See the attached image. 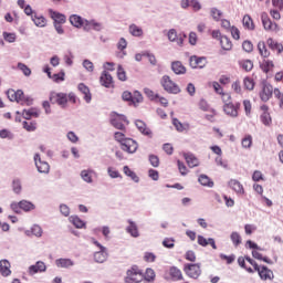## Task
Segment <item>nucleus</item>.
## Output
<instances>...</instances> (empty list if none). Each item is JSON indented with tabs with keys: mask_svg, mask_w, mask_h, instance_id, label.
<instances>
[{
	"mask_svg": "<svg viewBox=\"0 0 283 283\" xmlns=\"http://www.w3.org/2000/svg\"><path fill=\"white\" fill-rule=\"evenodd\" d=\"M144 94L149 98V101H158V93H155L150 88H145Z\"/></svg>",
	"mask_w": 283,
	"mask_h": 283,
	"instance_id": "50",
	"label": "nucleus"
},
{
	"mask_svg": "<svg viewBox=\"0 0 283 283\" xmlns=\"http://www.w3.org/2000/svg\"><path fill=\"white\" fill-rule=\"evenodd\" d=\"M125 123L127 124L128 122H127V117H125L124 115L115 114V115H113V117L111 119V125H113V127H115V129L124 130Z\"/></svg>",
	"mask_w": 283,
	"mask_h": 283,
	"instance_id": "13",
	"label": "nucleus"
},
{
	"mask_svg": "<svg viewBox=\"0 0 283 283\" xmlns=\"http://www.w3.org/2000/svg\"><path fill=\"white\" fill-rule=\"evenodd\" d=\"M258 51L260 56H262L263 59H269V56H271V51H269V49L266 48L265 41H260L258 43Z\"/></svg>",
	"mask_w": 283,
	"mask_h": 283,
	"instance_id": "31",
	"label": "nucleus"
},
{
	"mask_svg": "<svg viewBox=\"0 0 283 283\" xmlns=\"http://www.w3.org/2000/svg\"><path fill=\"white\" fill-rule=\"evenodd\" d=\"M145 280V272L138 265H133L126 271L125 283H140Z\"/></svg>",
	"mask_w": 283,
	"mask_h": 283,
	"instance_id": "2",
	"label": "nucleus"
},
{
	"mask_svg": "<svg viewBox=\"0 0 283 283\" xmlns=\"http://www.w3.org/2000/svg\"><path fill=\"white\" fill-rule=\"evenodd\" d=\"M185 258L188 262H196V252L189 250L186 252Z\"/></svg>",
	"mask_w": 283,
	"mask_h": 283,
	"instance_id": "64",
	"label": "nucleus"
},
{
	"mask_svg": "<svg viewBox=\"0 0 283 283\" xmlns=\"http://www.w3.org/2000/svg\"><path fill=\"white\" fill-rule=\"evenodd\" d=\"M273 94V86L271 84H264L262 91L260 92V98L263 101V103H268V101H271Z\"/></svg>",
	"mask_w": 283,
	"mask_h": 283,
	"instance_id": "16",
	"label": "nucleus"
},
{
	"mask_svg": "<svg viewBox=\"0 0 283 283\" xmlns=\"http://www.w3.org/2000/svg\"><path fill=\"white\" fill-rule=\"evenodd\" d=\"M70 23L71 25H74V28H84V30H101V23L83 20V18L77 14L70 17Z\"/></svg>",
	"mask_w": 283,
	"mask_h": 283,
	"instance_id": "1",
	"label": "nucleus"
},
{
	"mask_svg": "<svg viewBox=\"0 0 283 283\" xmlns=\"http://www.w3.org/2000/svg\"><path fill=\"white\" fill-rule=\"evenodd\" d=\"M22 116L23 118H25V120H30V118H39V112H36V109L34 108H30V109H24L22 112Z\"/></svg>",
	"mask_w": 283,
	"mask_h": 283,
	"instance_id": "38",
	"label": "nucleus"
},
{
	"mask_svg": "<svg viewBox=\"0 0 283 283\" xmlns=\"http://www.w3.org/2000/svg\"><path fill=\"white\" fill-rule=\"evenodd\" d=\"M184 158L190 169H193V167H198L200 165V160L198 159V157H196V155L191 153L184 154Z\"/></svg>",
	"mask_w": 283,
	"mask_h": 283,
	"instance_id": "22",
	"label": "nucleus"
},
{
	"mask_svg": "<svg viewBox=\"0 0 283 283\" xmlns=\"http://www.w3.org/2000/svg\"><path fill=\"white\" fill-rule=\"evenodd\" d=\"M20 209H22V211H32V209H34V205L30 201L22 200L20 201Z\"/></svg>",
	"mask_w": 283,
	"mask_h": 283,
	"instance_id": "47",
	"label": "nucleus"
},
{
	"mask_svg": "<svg viewBox=\"0 0 283 283\" xmlns=\"http://www.w3.org/2000/svg\"><path fill=\"white\" fill-rule=\"evenodd\" d=\"M12 189L14 193H21V181L19 179H14L12 181Z\"/></svg>",
	"mask_w": 283,
	"mask_h": 283,
	"instance_id": "61",
	"label": "nucleus"
},
{
	"mask_svg": "<svg viewBox=\"0 0 283 283\" xmlns=\"http://www.w3.org/2000/svg\"><path fill=\"white\" fill-rule=\"evenodd\" d=\"M0 273L3 277H8V275L12 274V271L10 270V261L8 260L0 261Z\"/></svg>",
	"mask_w": 283,
	"mask_h": 283,
	"instance_id": "28",
	"label": "nucleus"
},
{
	"mask_svg": "<svg viewBox=\"0 0 283 283\" xmlns=\"http://www.w3.org/2000/svg\"><path fill=\"white\" fill-rule=\"evenodd\" d=\"M198 181L202 187H213V181L207 175H200Z\"/></svg>",
	"mask_w": 283,
	"mask_h": 283,
	"instance_id": "40",
	"label": "nucleus"
},
{
	"mask_svg": "<svg viewBox=\"0 0 283 283\" xmlns=\"http://www.w3.org/2000/svg\"><path fill=\"white\" fill-rule=\"evenodd\" d=\"M78 92L84 95V101L86 103H92V93L90 92V87L87 85L80 83L78 86Z\"/></svg>",
	"mask_w": 283,
	"mask_h": 283,
	"instance_id": "26",
	"label": "nucleus"
},
{
	"mask_svg": "<svg viewBox=\"0 0 283 283\" xmlns=\"http://www.w3.org/2000/svg\"><path fill=\"white\" fill-rule=\"evenodd\" d=\"M239 67H242L244 72H251V70H253V61L241 60L239 61Z\"/></svg>",
	"mask_w": 283,
	"mask_h": 283,
	"instance_id": "39",
	"label": "nucleus"
},
{
	"mask_svg": "<svg viewBox=\"0 0 283 283\" xmlns=\"http://www.w3.org/2000/svg\"><path fill=\"white\" fill-rule=\"evenodd\" d=\"M135 125L137 127V129L144 134V136H151V129H149V127H147V124H145V122L137 119L135 122Z\"/></svg>",
	"mask_w": 283,
	"mask_h": 283,
	"instance_id": "32",
	"label": "nucleus"
},
{
	"mask_svg": "<svg viewBox=\"0 0 283 283\" xmlns=\"http://www.w3.org/2000/svg\"><path fill=\"white\" fill-rule=\"evenodd\" d=\"M171 70L177 75L187 74V67H185L182 65V62H180V61L172 62L171 63Z\"/></svg>",
	"mask_w": 283,
	"mask_h": 283,
	"instance_id": "30",
	"label": "nucleus"
},
{
	"mask_svg": "<svg viewBox=\"0 0 283 283\" xmlns=\"http://www.w3.org/2000/svg\"><path fill=\"white\" fill-rule=\"evenodd\" d=\"M48 266L43 261H38L34 265L29 266V275H36V273H45Z\"/></svg>",
	"mask_w": 283,
	"mask_h": 283,
	"instance_id": "19",
	"label": "nucleus"
},
{
	"mask_svg": "<svg viewBox=\"0 0 283 283\" xmlns=\"http://www.w3.org/2000/svg\"><path fill=\"white\" fill-rule=\"evenodd\" d=\"M220 45L222 50L229 51L233 48V42H231V39H229L227 35H222L220 38Z\"/></svg>",
	"mask_w": 283,
	"mask_h": 283,
	"instance_id": "34",
	"label": "nucleus"
},
{
	"mask_svg": "<svg viewBox=\"0 0 283 283\" xmlns=\"http://www.w3.org/2000/svg\"><path fill=\"white\" fill-rule=\"evenodd\" d=\"M51 17L54 23H65V17L59 12H52Z\"/></svg>",
	"mask_w": 283,
	"mask_h": 283,
	"instance_id": "49",
	"label": "nucleus"
},
{
	"mask_svg": "<svg viewBox=\"0 0 283 283\" xmlns=\"http://www.w3.org/2000/svg\"><path fill=\"white\" fill-rule=\"evenodd\" d=\"M70 222H72L76 229H83V227H85V221L81 220L77 216L70 217Z\"/></svg>",
	"mask_w": 283,
	"mask_h": 283,
	"instance_id": "41",
	"label": "nucleus"
},
{
	"mask_svg": "<svg viewBox=\"0 0 283 283\" xmlns=\"http://www.w3.org/2000/svg\"><path fill=\"white\" fill-rule=\"evenodd\" d=\"M34 163H35V167L40 174H50V164L41 160V155H39V154L34 155Z\"/></svg>",
	"mask_w": 283,
	"mask_h": 283,
	"instance_id": "14",
	"label": "nucleus"
},
{
	"mask_svg": "<svg viewBox=\"0 0 283 283\" xmlns=\"http://www.w3.org/2000/svg\"><path fill=\"white\" fill-rule=\"evenodd\" d=\"M122 149H123V151H126L127 154H136V151L138 149V143H136V140H134L132 138H126L122 143Z\"/></svg>",
	"mask_w": 283,
	"mask_h": 283,
	"instance_id": "11",
	"label": "nucleus"
},
{
	"mask_svg": "<svg viewBox=\"0 0 283 283\" xmlns=\"http://www.w3.org/2000/svg\"><path fill=\"white\" fill-rule=\"evenodd\" d=\"M31 232L36 238H41L43 235V229L36 224L31 228Z\"/></svg>",
	"mask_w": 283,
	"mask_h": 283,
	"instance_id": "59",
	"label": "nucleus"
},
{
	"mask_svg": "<svg viewBox=\"0 0 283 283\" xmlns=\"http://www.w3.org/2000/svg\"><path fill=\"white\" fill-rule=\"evenodd\" d=\"M117 78L118 81H127V73L125 72V69H123L122 65L117 67Z\"/></svg>",
	"mask_w": 283,
	"mask_h": 283,
	"instance_id": "55",
	"label": "nucleus"
},
{
	"mask_svg": "<svg viewBox=\"0 0 283 283\" xmlns=\"http://www.w3.org/2000/svg\"><path fill=\"white\" fill-rule=\"evenodd\" d=\"M96 172L94 170H82L81 178L84 180V182H92V176H94Z\"/></svg>",
	"mask_w": 283,
	"mask_h": 283,
	"instance_id": "44",
	"label": "nucleus"
},
{
	"mask_svg": "<svg viewBox=\"0 0 283 283\" xmlns=\"http://www.w3.org/2000/svg\"><path fill=\"white\" fill-rule=\"evenodd\" d=\"M128 227L126 229L127 233H130L133 238H138V226L132 220H128Z\"/></svg>",
	"mask_w": 283,
	"mask_h": 283,
	"instance_id": "37",
	"label": "nucleus"
},
{
	"mask_svg": "<svg viewBox=\"0 0 283 283\" xmlns=\"http://www.w3.org/2000/svg\"><path fill=\"white\" fill-rule=\"evenodd\" d=\"M97 247H99L101 251L94 253V260L98 264H103V262L107 261V252L105 251V248H103L98 242H95Z\"/></svg>",
	"mask_w": 283,
	"mask_h": 283,
	"instance_id": "20",
	"label": "nucleus"
},
{
	"mask_svg": "<svg viewBox=\"0 0 283 283\" xmlns=\"http://www.w3.org/2000/svg\"><path fill=\"white\" fill-rule=\"evenodd\" d=\"M260 111L262 112L260 115L261 123H263L265 127H271L273 119L271 118V113H269V105H261Z\"/></svg>",
	"mask_w": 283,
	"mask_h": 283,
	"instance_id": "10",
	"label": "nucleus"
},
{
	"mask_svg": "<svg viewBox=\"0 0 283 283\" xmlns=\"http://www.w3.org/2000/svg\"><path fill=\"white\" fill-rule=\"evenodd\" d=\"M254 271L258 272L259 277H261V280H273L274 275H273V271L271 269H268L265 265H259L258 269H255Z\"/></svg>",
	"mask_w": 283,
	"mask_h": 283,
	"instance_id": "17",
	"label": "nucleus"
},
{
	"mask_svg": "<svg viewBox=\"0 0 283 283\" xmlns=\"http://www.w3.org/2000/svg\"><path fill=\"white\" fill-rule=\"evenodd\" d=\"M148 160L151 167H160V158L156 155H149Z\"/></svg>",
	"mask_w": 283,
	"mask_h": 283,
	"instance_id": "57",
	"label": "nucleus"
},
{
	"mask_svg": "<svg viewBox=\"0 0 283 283\" xmlns=\"http://www.w3.org/2000/svg\"><path fill=\"white\" fill-rule=\"evenodd\" d=\"M50 103L53 105H60V107H67V94L51 92L49 96Z\"/></svg>",
	"mask_w": 283,
	"mask_h": 283,
	"instance_id": "6",
	"label": "nucleus"
},
{
	"mask_svg": "<svg viewBox=\"0 0 283 283\" xmlns=\"http://www.w3.org/2000/svg\"><path fill=\"white\" fill-rule=\"evenodd\" d=\"M163 247H165L166 249H174V247H176V240L171 238H166L163 241Z\"/></svg>",
	"mask_w": 283,
	"mask_h": 283,
	"instance_id": "56",
	"label": "nucleus"
},
{
	"mask_svg": "<svg viewBox=\"0 0 283 283\" xmlns=\"http://www.w3.org/2000/svg\"><path fill=\"white\" fill-rule=\"evenodd\" d=\"M229 32H231L232 39L240 41V29H238V27L230 28Z\"/></svg>",
	"mask_w": 283,
	"mask_h": 283,
	"instance_id": "60",
	"label": "nucleus"
},
{
	"mask_svg": "<svg viewBox=\"0 0 283 283\" xmlns=\"http://www.w3.org/2000/svg\"><path fill=\"white\" fill-rule=\"evenodd\" d=\"M184 272L186 273V275H188V277H191L192 280H198L200 275H202L200 263L185 264Z\"/></svg>",
	"mask_w": 283,
	"mask_h": 283,
	"instance_id": "5",
	"label": "nucleus"
},
{
	"mask_svg": "<svg viewBox=\"0 0 283 283\" xmlns=\"http://www.w3.org/2000/svg\"><path fill=\"white\" fill-rule=\"evenodd\" d=\"M22 125L27 132H34L36 129V122H23Z\"/></svg>",
	"mask_w": 283,
	"mask_h": 283,
	"instance_id": "54",
	"label": "nucleus"
},
{
	"mask_svg": "<svg viewBox=\"0 0 283 283\" xmlns=\"http://www.w3.org/2000/svg\"><path fill=\"white\" fill-rule=\"evenodd\" d=\"M32 21L35 23L38 28H45L48 20H45V17L41 14H34L32 15Z\"/></svg>",
	"mask_w": 283,
	"mask_h": 283,
	"instance_id": "35",
	"label": "nucleus"
},
{
	"mask_svg": "<svg viewBox=\"0 0 283 283\" xmlns=\"http://www.w3.org/2000/svg\"><path fill=\"white\" fill-rule=\"evenodd\" d=\"M247 262H249V264H251V266H253L254 271L260 266L258 264V262H255L250 256H245V258L239 256V259H238L239 266H241V269H245V271H248V273H254V271H253V269L247 266Z\"/></svg>",
	"mask_w": 283,
	"mask_h": 283,
	"instance_id": "9",
	"label": "nucleus"
},
{
	"mask_svg": "<svg viewBox=\"0 0 283 283\" xmlns=\"http://www.w3.org/2000/svg\"><path fill=\"white\" fill-rule=\"evenodd\" d=\"M55 263L60 269H70V266H74V261H71L70 259H57Z\"/></svg>",
	"mask_w": 283,
	"mask_h": 283,
	"instance_id": "36",
	"label": "nucleus"
},
{
	"mask_svg": "<svg viewBox=\"0 0 283 283\" xmlns=\"http://www.w3.org/2000/svg\"><path fill=\"white\" fill-rule=\"evenodd\" d=\"M240 109V104L230 102V104H223V112L227 116L231 118H238V111Z\"/></svg>",
	"mask_w": 283,
	"mask_h": 283,
	"instance_id": "12",
	"label": "nucleus"
},
{
	"mask_svg": "<svg viewBox=\"0 0 283 283\" xmlns=\"http://www.w3.org/2000/svg\"><path fill=\"white\" fill-rule=\"evenodd\" d=\"M18 67L21 70V72H23L24 76H30V74H32L30 67L23 63H18Z\"/></svg>",
	"mask_w": 283,
	"mask_h": 283,
	"instance_id": "62",
	"label": "nucleus"
},
{
	"mask_svg": "<svg viewBox=\"0 0 283 283\" xmlns=\"http://www.w3.org/2000/svg\"><path fill=\"white\" fill-rule=\"evenodd\" d=\"M160 84L165 92H168V94H180V86H178L176 82L171 81L169 75H164L161 77Z\"/></svg>",
	"mask_w": 283,
	"mask_h": 283,
	"instance_id": "3",
	"label": "nucleus"
},
{
	"mask_svg": "<svg viewBox=\"0 0 283 283\" xmlns=\"http://www.w3.org/2000/svg\"><path fill=\"white\" fill-rule=\"evenodd\" d=\"M242 50L248 52V54H251V52H253V42L249 40L243 41Z\"/></svg>",
	"mask_w": 283,
	"mask_h": 283,
	"instance_id": "52",
	"label": "nucleus"
},
{
	"mask_svg": "<svg viewBox=\"0 0 283 283\" xmlns=\"http://www.w3.org/2000/svg\"><path fill=\"white\" fill-rule=\"evenodd\" d=\"M198 244H200V247H208V244H210L212 249H218V247L216 245V240L211 238L207 240L202 235H198Z\"/></svg>",
	"mask_w": 283,
	"mask_h": 283,
	"instance_id": "33",
	"label": "nucleus"
},
{
	"mask_svg": "<svg viewBox=\"0 0 283 283\" xmlns=\"http://www.w3.org/2000/svg\"><path fill=\"white\" fill-rule=\"evenodd\" d=\"M229 187L230 189H233V191H235L238 196H244L245 193L244 186H242L241 182L235 179H231L229 181Z\"/></svg>",
	"mask_w": 283,
	"mask_h": 283,
	"instance_id": "24",
	"label": "nucleus"
},
{
	"mask_svg": "<svg viewBox=\"0 0 283 283\" xmlns=\"http://www.w3.org/2000/svg\"><path fill=\"white\" fill-rule=\"evenodd\" d=\"M129 32L133 36H143V29L136 24L129 25Z\"/></svg>",
	"mask_w": 283,
	"mask_h": 283,
	"instance_id": "46",
	"label": "nucleus"
},
{
	"mask_svg": "<svg viewBox=\"0 0 283 283\" xmlns=\"http://www.w3.org/2000/svg\"><path fill=\"white\" fill-rule=\"evenodd\" d=\"M3 39L8 43H14V41H17V34L9 33V32H3Z\"/></svg>",
	"mask_w": 283,
	"mask_h": 283,
	"instance_id": "58",
	"label": "nucleus"
},
{
	"mask_svg": "<svg viewBox=\"0 0 283 283\" xmlns=\"http://www.w3.org/2000/svg\"><path fill=\"white\" fill-rule=\"evenodd\" d=\"M135 96L136 98H134V95H132L129 91H125L122 94L123 101H132V103H143V95L140 94V92H135Z\"/></svg>",
	"mask_w": 283,
	"mask_h": 283,
	"instance_id": "21",
	"label": "nucleus"
},
{
	"mask_svg": "<svg viewBox=\"0 0 283 283\" xmlns=\"http://www.w3.org/2000/svg\"><path fill=\"white\" fill-rule=\"evenodd\" d=\"M144 280L146 282H154V280H156V272L154 271V269L151 268L146 269L144 273Z\"/></svg>",
	"mask_w": 283,
	"mask_h": 283,
	"instance_id": "42",
	"label": "nucleus"
},
{
	"mask_svg": "<svg viewBox=\"0 0 283 283\" xmlns=\"http://www.w3.org/2000/svg\"><path fill=\"white\" fill-rule=\"evenodd\" d=\"M144 260H145V262H156V254H154L151 252H146L144 254Z\"/></svg>",
	"mask_w": 283,
	"mask_h": 283,
	"instance_id": "63",
	"label": "nucleus"
},
{
	"mask_svg": "<svg viewBox=\"0 0 283 283\" xmlns=\"http://www.w3.org/2000/svg\"><path fill=\"white\" fill-rule=\"evenodd\" d=\"M189 63L190 67H192L193 70H202V67L207 65V59L192 55L190 56Z\"/></svg>",
	"mask_w": 283,
	"mask_h": 283,
	"instance_id": "15",
	"label": "nucleus"
},
{
	"mask_svg": "<svg viewBox=\"0 0 283 283\" xmlns=\"http://www.w3.org/2000/svg\"><path fill=\"white\" fill-rule=\"evenodd\" d=\"M242 25L244 30H248V32H253L255 30V22L249 14L243 15Z\"/></svg>",
	"mask_w": 283,
	"mask_h": 283,
	"instance_id": "23",
	"label": "nucleus"
},
{
	"mask_svg": "<svg viewBox=\"0 0 283 283\" xmlns=\"http://www.w3.org/2000/svg\"><path fill=\"white\" fill-rule=\"evenodd\" d=\"M243 85H244L245 90L251 91L255 87V82L251 77H244Z\"/></svg>",
	"mask_w": 283,
	"mask_h": 283,
	"instance_id": "51",
	"label": "nucleus"
},
{
	"mask_svg": "<svg viewBox=\"0 0 283 283\" xmlns=\"http://www.w3.org/2000/svg\"><path fill=\"white\" fill-rule=\"evenodd\" d=\"M230 238L234 247H240V244H242V237H240V233L232 232Z\"/></svg>",
	"mask_w": 283,
	"mask_h": 283,
	"instance_id": "48",
	"label": "nucleus"
},
{
	"mask_svg": "<svg viewBox=\"0 0 283 283\" xmlns=\"http://www.w3.org/2000/svg\"><path fill=\"white\" fill-rule=\"evenodd\" d=\"M266 45L270 48V50L277 52V54H282V52H283L282 43L275 41L273 38H269L266 40Z\"/></svg>",
	"mask_w": 283,
	"mask_h": 283,
	"instance_id": "25",
	"label": "nucleus"
},
{
	"mask_svg": "<svg viewBox=\"0 0 283 283\" xmlns=\"http://www.w3.org/2000/svg\"><path fill=\"white\" fill-rule=\"evenodd\" d=\"M241 145L244 149H251V145H253V137L251 135H245L241 140Z\"/></svg>",
	"mask_w": 283,
	"mask_h": 283,
	"instance_id": "45",
	"label": "nucleus"
},
{
	"mask_svg": "<svg viewBox=\"0 0 283 283\" xmlns=\"http://www.w3.org/2000/svg\"><path fill=\"white\" fill-rule=\"evenodd\" d=\"M274 97L279 101V107L283 109V93L280 88H274Z\"/></svg>",
	"mask_w": 283,
	"mask_h": 283,
	"instance_id": "53",
	"label": "nucleus"
},
{
	"mask_svg": "<svg viewBox=\"0 0 283 283\" xmlns=\"http://www.w3.org/2000/svg\"><path fill=\"white\" fill-rule=\"evenodd\" d=\"M7 96L12 103H20V105H25V103H30V98L25 97V94L21 90L14 91L10 88L7 92Z\"/></svg>",
	"mask_w": 283,
	"mask_h": 283,
	"instance_id": "4",
	"label": "nucleus"
},
{
	"mask_svg": "<svg viewBox=\"0 0 283 283\" xmlns=\"http://www.w3.org/2000/svg\"><path fill=\"white\" fill-rule=\"evenodd\" d=\"M123 171L125 176H128V178H132L134 182H138L140 179L138 178V175L129 169V166H124Z\"/></svg>",
	"mask_w": 283,
	"mask_h": 283,
	"instance_id": "43",
	"label": "nucleus"
},
{
	"mask_svg": "<svg viewBox=\"0 0 283 283\" xmlns=\"http://www.w3.org/2000/svg\"><path fill=\"white\" fill-rule=\"evenodd\" d=\"M261 21H262V25L266 32H280V25L277 23L273 22V20H271V18H269L268 13L261 14Z\"/></svg>",
	"mask_w": 283,
	"mask_h": 283,
	"instance_id": "7",
	"label": "nucleus"
},
{
	"mask_svg": "<svg viewBox=\"0 0 283 283\" xmlns=\"http://www.w3.org/2000/svg\"><path fill=\"white\" fill-rule=\"evenodd\" d=\"M275 64L271 60H266V57L260 63V69L264 74H269V72H273Z\"/></svg>",
	"mask_w": 283,
	"mask_h": 283,
	"instance_id": "27",
	"label": "nucleus"
},
{
	"mask_svg": "<svg viewBox=\"0 0 283 283\" xmlns=\"http://www.w3.org/2000/svg\"><path fill=\"white\" fill-rule=\"evenodd\" d=\"M99 83L103 87H114V77L107 71H103L99 76Z\"/></svg>",
	"mask_w": 283,
	"mask_h": 283,
	"instance_id": "18",
	"label": "nucleus"
},
{
	"mask_svg": "<svg viewBox=\"0 0 283 283\" xmlns=\"http://www.w3.org/2000/svg\"><path fill=\"white\" fill-rule=\"evenodd\" d=\"M169 275L172 280V282H180V280H184L182 271L176 266H171L169 269Z\"/></svg>",
	"mask_w": 283,
	"mask_h": 283,
	"instance_id": "29",
	"label": "nucleus"
},
{
	"mask_svg": "<svg viewBox=\"0 0 283 283\" xmlns=\"http://www.w3.org/2000/svg\"><path fill=\"white\" fill-rule=\"evenodd\" d=\"M168 41H171V43H176L179 45V48H182L185 43V39H187L186 34L176 32V29H170L167 33Z\"/></svg>",
	"mask_w": 283,
	"mask_h": 283,
	"instance_id": "8",
	"label": "nucleus"
}]
</instances>
